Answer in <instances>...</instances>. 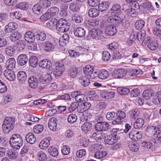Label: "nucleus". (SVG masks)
I'll return each mask as SVG.
<instances>
[{
  "label": "nucleus",
  "instance_id": "f257e3e1",
  "mask_svg": "<svg viewBox=\"0 0 161 161\" xmlns=\"http://www.w3.org/2000/svg\"><path fill=\"white\" fill-rule=\"evenodd\" d=\"M59 11V9L58 8L56 7H52L49 8L46 13L41 16L40 20L42 21H46L57 15Z\"/></svg>",
  "mask_w": 161,
  "mask_h": 161
},
{
  "label": "nucleus",
  "instance_id": "f03ea898",
  "mask_svg": "<svg viewBox=\"0 0 161 161\" xmlns=\"http://www.w3.org/2000/svg\"><path fill=\"white\" fill-rule=\"evenodd\" d=\"M14 119L11 117H6L4 119L2 125L3 132L7 134L12 130L14 127Z\"/></svg>",
  "mask_w": 161,
  "mask_h": 161
},
{
  "label": "nucleus",
  "instance_id": "7ed1b4c3",
  "mask_svg": "<svg viewBox=\"0 0 161 161\" xmlns=\"http://www.w3.org/2000/svg\"><path fill=\"white\" fill-rule=\"evenodd\" d=\"M9 142L13 148L18 149L22 146L23 142L22 137L19 135L14 134L10 139Z\"/></svg>",
  "mask_w": 161,
  "mask_h": 161
},
{
  "label": "nucleus",
  "instance_id": "20e7f679",
  "mask_svg": "<svg viewBox=\"0 0 161 161\" xmlns=\"http://www.w3.org/2000/svg\"><path fill=\"white\" fill-rule=\"evenodd\" d=\"M57 30L62 33L68 31L69 28V26L67 21L65 19H61L56 24Z\"/></svg>",
  "mask_w": 161,
  "mask_h": 161
},
{
  "label": "nucleus",
  "instance_id": "39448f33",
  "mask_svg": "<svg viewBox=\"0 0 161 161\" xmlns=\"http://www.w3.org/2000/svg\"><path fill=\"white\" fill-rule=\"evenodd\" d=\"M89 35L94 39L103 40L106 38L108 36L105 33L99 29L95 28L92 29L89 32Z\"/></svg>",
  "mask_w": 161,
  "mask_h": 161
},
{
  "label": "nucleus",
  "instance_id": "423d86ee",
  "mask_svg": "<svg viewBox=\"0 0 161 161\" xmlns=\"http://www.w3.org/2000/svg\"><path fill=\"white\" fill-rule=\"evenodd\" d=\"M84 73L88 78L94 79L97 77V72H93L94 67L90 65H88L83 69Z\"/></svg>",
  "mask_w": 161,
  "mask_h": 161
},
{
  "label": "nucleus",
  "instance_id": "0eeeda50",
  "mask_svg": "<svg viewBox=\"0 0 161 161\" xmlns=\"http://www.w3.org/2000/svg\"><path fill=\"white\" fill-rule=\"evenodd\" d=\"M117 131L116 129H113L110 135L105 137L104 140L105 142L109 145H113L116 143L118 141Z\"/></svg>",
  "mask_w": 161,
  "mask_h": 161
},
{
  "label": "nucleus",
  "instance_id": "6e6552de",
  "mask_svg": "<svg viewBox=\"0 0 161 161\" xmlns=\"http://www.w3.org/2000/svg\"><path fill=\"white\" fill-rule=\"evenodd\" d=\"M149 37L145 38L142 41V43L145 44H147L148 48L151 50H156L158 47V44L156 41L151 39Z\"/></svg>",
  "mask_w": 161,
  "mask_h": 161
},
{
  "label": "nucleus",
  "instance_id": "1a4fd4ad",
  "mask_svg": "<svg viewBox=\"0 0 161 161\" xmlns=\"http://www.w3.org/2000/svg\"><path fill=\"white\" fill-rule=\"evenodd\" d=\"M107 21L109 23H113L116 25L120 24L122 21V19L119 16L116 15H114L111 12V15L108 18Z\"/></svg>",
  "mask_w": 161,
  "mask_h": 161
},
{
  "label": "nucleus",
  "instance_id": "9d476101",
  "mask_svg": "<svg viewBox=\"0 0 161 161\" xmlns=\"http://www.w3.org/2000/svg\"><path fill=\"white\" fill-rule=\"evenodd\" d=\"M64 70V65L62 63H57L53 74L55 76H60L62 75Z\"/></svg>",
  "mask_w": 161,
  "mask_h": 161
},
{
  "label": "nucleus",
  "instance_id": "9b49d317",
  "mask_svg": "<svg viewBox=\"0 0 161 161\" xmlns=\"http://www.w3.org/2000/svg\"><path fill=\"white\" fill-rule=\"evenodd\" d=\"M126 74V71L123 69H116L112 73V77L115 79H120L125 76Z\"/></svg>",
  "mask_w": 161,
  "mask_h": 161
},
{
  "label": "nucleus",
  "instance_id": "f8f14e48",
  "mask_svg": "<svg viewBox=\"0 0 161 161\" xmlns=\"http://www.w3.org/2000/svg\"><path fill=\"white\" fill-rule=\"evenodd\" d=\"M161 129V125H158L157 126H150L146 129V133L150 136H155L158 129Z\"/></svg>",
  "mask_w": 161,
  "mask_h": 161
},
{
  "label": "nucleus",
  "instance_id": "ddd939ff",
  "mask_svg": "<svg viewBox=\"0 0 161 161\" xmlns=\"http://www.w3.org/2000/svg\"><path fill=\"white\" fill-rule=\"evenodd\" d=\"M109 125L105 122H98L95 125V129L98 131H105L108 130Z\"/></svg>",
  "mask_w": 161,
  "mask_h": 161
},
{
  "label": "nucleus",
  "instance_id": "4468645a",
  "mask_svg": "<svg viewBox=\"0 0 161 161\" xmlns=\"http://www.w3.org/2000/svg\"><path fill=\"white\" fill-rule=\"evenodd\" d=\"M130 138L134 141H137L142 138V135L141 132L137 130H133L129 134Z\"/></svg>",
  "mask_w": 161,
  "mask_h": 161
},
{
  "label": "nucleus",
  "instance_id": "2eb2a0df",
  "mask_svg": "<svg viewBox=\"0 0 161 161\" xmlns=\"http://www.w3.org/2000/svg\"><path fill=\"white\" fill-rule=\"evenodd\" d=\"M4 75L6 78L10 81H14L16 79L15 72L12 69H6L4 72Z\"/></svg>",
  "mask_w": 161,
  "mask_h": 161
},
{
  "label": "nucleus",
  "instance_id": "dca6fc26",
  "mask_svg": "<svg viewBox=\"0 0 161 161\" xmlns=\"http://www.w3.org/2000/svg\"><path fill=\"white\" fill-rule=\"evenodd\" d=\"M39 66L43 69L49 70L52 66L51 61L47 59H45L41 60L39 63Z\"/></svg>",
  "mask_w": 161,
  "mask_h": 161
},
{
  "label": "nucleus",
  "instance_id": "f3484780",
  "mask_svg": "<svg viewBox=\"0 0 161 161\" xmlns=\"http://www.w3.org/2000/svg\"><path fill=\"white\" fill-rule=\"evenodd\" d=\"M105 31L107 36H114L117 32L116 27L113 25H108L105 28Z\"/></svg>",
  "mask_w": 161,
  "mask_h": 161
},
{
  "label": "nucleus",
  "instance_id": "a211bd4d",
  "mask_svg": "<svg viewBox=\"0 0 161 161\" xmlns=\"http://www.w3.org/2000/svg\"><path fill=\"white\" fill-rule=\"evenodd\" d=\"M116 114L117 117L112 122V124L114 125L120 124L121 123V119H123L126 116L125 113L121 111H117Z\"/></svg>",
  "mask_w": 161,
  "mask_h": 161
},
{
  "label": "nucleus",
  "instance_id": "6ab92c4d",
  "mask_svg": "<svg viewBox=\"0 0 161 161\" xmlns=\"http://www.w3.org/2000/svg\"><path fill=\"white\" fill-rule=\"evenodd\" d=\"M44 50L47 52H51L55 48V45L53 42L49 41H46L43 44Z\"/></svg>",
  "mask_w": 161,
  "mask_h": 161
},
{
  "label": "nucleus",
  "instance_id": "aec40b11",
  "mask_svg": "<svg viewBox=\"0 0 161 161\" xmlns=\"http://www.w3.org/2000/svg\"><path fill=\"white\" fill-rule=\"evenodd\" d=\"M52 80V77L49 74L42 75L40 76L39 80L41 83L43 84H47L51 82Z\"/></svg>",
  "mask_w": 161,
  "mask_h": 161
},
{
  "label": "nucleus",
  "instance_id": "412c9836",
  "mask_svg": "<svg viewBox=\"0 0 161 161\" xmlns=\"http://www.w3.org/2000/svg\"><path fill=\"white\" fill-rule=\"evenodd\" d=\"M29 86L30 87L33 89L36 88L38 86V80L37 78L33 76H30L28 80Z\"/></svg>",
  "mask_w": 161,
  "mask_h": 161
},
{
  "label": "nucleus",
  "instance_id": "4be33fe9",
  "mask_svg": "<svg viewBox=\"0 0 161 161\" xmlns=\"http://www.w3.org/2000/svg\"><path fill=\"white\" fill-rule=\"evenodd\" d=\"M51 140V138L47 137L42 140L40 143L39 145V147L42 149H46L47 148L50 144V141Z\"/></svg>",
  "mask_w": 161,
  "mask_h": 161
},
{
  "label": "nucleus",
  "instance_id": "5701e85b",
  "mask_svg": "<svg viewBox=\"0 0 161 161\" xmlns=\"http://www.w3.org/2000/svg\"><path fill=\"white\" fill-rule=\"evenodd\" d=\"M100 95L103 98L110 99L112 98L114 96L115 93L113 91H105L102 92Z\"/></svg>",
  "mask_w": 161,
  "mask_h": 161
},
{
  "label": "nucleus",
  "instance_id": "b1692460",
  "mask_svg": "<svg viewBox=\"0 0 161 161\" xmlns=\"http://www.w3.org/2000/svg\"><path fill=\"white\" fill-rule=\"evenodd\" d=\"M74 33L75 36L81 38L85 36L86 31L83 28L78 27L74 29Z\"/></svg>",
  "mask_w": 161,
  "mask_h": 161
},
{
  "label": "nucleus",
  "instance_id": "393cba45",
  "mask_svg": "<svg viewBox=\"0 0 161 161\" xmlns=\"http://www.w3.org/2000/svg\"><path fill=\"white\" fill-rule=\"evenodd\" d=\"M28 60L27 57L26 55L22 54L18 57L17 63L19 65L22 66L27 63Z\"/></svg>",
  "mask_w": 161,
  "mask_h": 161
},
{
  "label": "nucleus",
  "instance_id": "a878e982",
  "mask_svg": "<svg viewBox=\"0 0 161 161\" xmlns=\"http://www.w3.org/2000/svg\"><path fill=\"white\" fill-rule=\"evenodd\" d=\"M80 5L76 1H73L69 4V8L70 11L73 12H77L79 11Z\"/></svg>",
  "mask_w": 161,
  "mask_h": 161
},
{
  "label": "nucleus",
  "instance_id": "bb28decb",
  "mask_svg": "<svg viewBox=\"0 0 161 161\" xmlns=\"http://www.w3.org/2000/svg\"><path fill=\"white\" fill-rule=\"evenodd\" d=\"M57 119L56 118L53 117L50 119L48 122V126L51 130L53 131L55 130L57 125Z\"/></svg>",
  "mask_w": 161,
  "mask_h": 161
},
{
  "label": "nucleus",
  "instance_id": "cd10ccee",
  "mask_svg": "<svg viewBox=\"0 0 161 161\" xmlns=\"http://www.w3.org/2000/svg\"><path fill=\"white\" fill-rule=\"evenodd\" d=\"M109 75V73L108 71L102 69L100 70L99 73H97V77L101 79L104 80L107 79Z\"/></svg>",
  "mask_w": 161,
  "mask_h": 161
},
{
  "label": "nucleus",
  "instance_id": "c85d7f7f",
  "mask_svg": "<svg viewBox=\"0 0 161 161\" xmlns=\"http://www.w3.org/2000/svg\"><path fill=\"white\" fill-rule=\"evenodd\" d=\"M17 77L18 80L20 82L23 83L26 80L27 76L25 72L21 71L18 73Z\"/></svg>",
  "mask_w": 161,
  "mask_h": 161
},
{
  "label": "nucleus",
  "instance_id": "c756f323",
  "mask_svg": "<svg viewBox=\"0 0 161 161\" xmlns=\"http://www.w3.org/2000/svg\"><path fill=\"white\" fill-rule=\"evenodd\" d=\"M35 38L34 33L31 31H27L25 34V39L28 42L33 41Z\"/></svg>",
  "mask_w": 161,
  "mask_h": 161
},
{
  "label": "nucleus",
  "instance_id": "7c9ffc66",
  "mask_svg": "<svg viewBox=\"0 0 161 161\" xmlns=\"http://www.w3.org/2000/svg\"><path fill=\"white\" fill-rule=\"evenodd\" d=\"M26 142L31 144H34L36 141V137L32 133H29L25 136Z\"/></svg>",
  "mask_w": 161,
  "mask_h": 161
},
{
  "label": "nucleus",
  "instance_id": "2f4dec72",
  "mask_svg": "<svg viewBox=\"0 0 161 161\" xmlns=\"http://www.w3.org/2000/svg\"><path fill=\"white\" fill-rule=\"evenodd\" d=\"M144 123V120L142 119H138L133 124L134 127L136 129H140L142 127Z\"/></svg>",
  "mask_w": 161,
  "mask_h": 161
},
{
  "label": "nucleus",
  "instance_id": "473e14b6",
  "mask_svg": "<svg viewBox=\"0 0 161 161\" xmlns=\"http://www.w3.org/2000/svg\"><path fill=\"white\" fill-rule=\"evenodd\" d=\"M33 13L37 15H39L42 13L43 8L39 3L38 4L34 5L32 8Z\"/></svg>",
  "mask_w": 161,
  "mask_h": 161
},
{
  "label": "nucleus",
  "instance_id": "72a5a7b5",
  "mask_svg": "<svg viewBox=\"0 0 161 161\" xmlns=\"http://www.w3.org/2000/svg\"><path fill=\"white\" fill-rule=\"evenodd\" d=\"M91 106V103L89 102H85L81 104V109H78V111L81 113H83L89 109Z\"/></svg>",
  "mask_w": 161,
  "mask_h": 161
},
{
  "label": "nucleus",
  "instance_id": "f704fd0d",
  "mask_svg": "<svg viewBox=\"0 0 161 161\" xmlns=\"http://www.w3.org/2000/svg\"><path fill=\"white\" fill-rule=\"evenodd\" d=\"M142 71L140 69H133L129 70L128 71V75L132 76L140 75H142Z\"/></svg>",
  "mask_w": 161,
  "mask_h": 161
},
{
  "label": "nucleus",
  "instance_id": "c9c22d12",
  "mask_svg": "<svg viewBox=\"0 0 161 161\" xmlns=\"http://www.w3.org/2000/svg\"><path fill=\"white\" fill-rule=\"evenodd\" d=\"M16 61L14 58H11L6 62L5 66L7 68L13 69L15 68Z\"/></svg>",
  "mask_w": 161,
  "mask_h": 161
},
{
  "label": "nucleus",
  "instance_id": "e433bc0d",
  "mask_svg": "<svg viewBox=\"0 0 161 161\" xmlns=\"http://www.w3.org/2000/svg\"><path fill=\"white\" fill-rule=\"evenodd\" d=\"M87 77H80L78 79L79 82L82 86L86 87L88 86L90 83V80Z\"/></svg>",
  "mask_w": 161,
  "mask_h": 161
},
{
  "label": "nucleus",
  "instance_id": "4c0bfd02",
  "mask_svg": "<svg viewBox=\"0 0 161 161\" xmlns=\"http://www.w3.org/2000/svg\"><path fill=\"white\" fill-rule=\"evenodd\" d=\"M102 147V146L100 144H95L91 145L89 148V150L91 152L95 153L101 151Z\"/></svg>",
  "mask_w": 161,
  "mask_h": 161
},
{
  "label": "nucleus",
  "instance_id": "58836bf2",
  "mask_svg": "<svg viewBox=\"0 0 161 161\" xmlns=\"http://www.w3.org/2000/svg\"><path fill=\"white\" fill-rule=\"evenodd\" d=\"M89 16L91 17H95L99 14V10L97 8H90L88 12Z\"/></svg>",
  "mask_w": 161,
  "mask_h": 161
},
{
  "label": "nucleus",
  "instance_id": "ea45409f",
  "mask_svg": "<svg viewBox=\"0 0 161 161\" xmlns=\"http://www.w3.org/2000/svg\"><path fill=\"white\" fill-rule=\"evenodd\" d=\"M77 69L75 67L70 68L68 71V75L72 78H75L77 76Z\"/></svg>",
  "mask_w": 161,
  "mask_h": 161
},
{
  "label": "nucleus",
  "instance_id": "a19ab883",
  "mask_svg": "<svg viewBox=\"0 0 161 161\" xmlns=\"http://www.w3.org/2000/svg\"><path fill=\"white\" fill-rule=\"evenodd\" d=\"M21 36V34L16 31L11 34L10 38L12 41L14 42L19 39Z\"/></svg>",
  "mask_w": 161,
  "mask_h": 161
},
{
  "label": "nucleus",
  "instance_id": "79ce46f5",
  "mask_svg": "<svg viewBox=\"0 0 161 161\" xmlns=\"http://www.w3.org/2000/svg\"><path fill=\"white\" fill-rule=\"evenodd\" d=\"M38 61V58L36 57L32 56L30 58L29 64L32 67L35 68L37 66Z\"/></svg>",
  "mask_w": 161,
  "mask_h": 161
},
{
  "label": "nucleus",
  "instance_id": "37998d69",
  "mask_svg": "<svg viewBox=\"0 0 161 161\" xmlns=\"http://www.w3.org/2000/svg\"><path fill=\"white\" fill-rule=\"evenodd\" d=\"M109 3L108 2H102L98 5L99 11L103 12L107 10L109 7Z\"/></svg>",
  "mask_w": 161,
  "mask_h": 161
},
{
  "label": "nucleus",
  "instance_id": "c03bdc74",
  "mask_svg": "<svg viewBox=\"0 0 161 161\" xmlns=\"http://www.w3.org/2000/svg\"><path fill=\"white\" fill-rule=\"evenodd\" d=\"M36 33V37L37 40L43 41L45 40L46 36L44 32L39 31L37 32Z\"/></svg>",
  "mask_w": 161,
  "mask_h": 161
},
{
  "label": "nucleus",
  "instance_id": "a18cd8bd",
  "mask_svg": "<svg viewBox=\"0 0 161 161\" xmlns=\"http://www.w3.org/2000/svg\"><path fill=\"white\" fill-rule=\"evenodd\" d=\"M39 3L43 9H46L50 7L51 4V2L48 0H41Z\"/></svg>",
  "mask_w": 161,
  "mask_h": 161
},
{
  "label": "nucleus",
  "instance_id": "49530a36",
  "mask_svg": "<svg viewBox=\"0 0 161 161\" xmlns=\"http://www.w3.org/2000/svg\"><path fill=\"white\" fill-rule=\"evenodd\" d=\"M130 150L133 152H136L138 150L139 144L137 142H131L129 144Z\"/></svg>",
  "mask_w": 161,
  "mask_h": 161
},
{
  "label": "nucleus",
  "instance_id": "de8ad7c7",
  "mask_svg": "<svg viewBox=\"0 0 161 161\" xmlns=\"http://www.w3.org/2000/svg\"><path fill=\"white\" fill-rule=\"evenodd\" d=\"M117 92L119 94L126 95L129 93L130 91L129 88L124 87H119L117 88Z\"/></svg>",
  "mask_w": 161,
  "mask_h": 161
},
{
  "label": "nucleus",
  "instance_id": "09e8293b",
  "mask_svg": "<svg viewBox=\"0 0 161 161\" xmlns=\"http://www.w3.org/2000/svg\"><path fill=\"white\" fill-rule=\"evenodd\" d=\"M145 22L142 20H138L136 21L135 24L136 28L138 30H141L144 26Z\"/></svg>",
  "mask_w": 161,
  "mask_h": 161
},
{
  "label": "nucleus",
  "instance_id": "8fccbe9b",
  "mask_svg": "<svg viewBox=\"0 0 161 161\" xmlns=\"http://www.w3.org/2000/svg\"><path fill=\"white\" fill-rule=\"evenodd\" d=\"M49 153L53 157H56L58 155V151L55 147H51L48 149Z\"/></svg>",
  "mask_w": 161,
  "mask_h": 161
},
{
  "label": "nucleus",
  "instance_id": "3c124183",
  "mask_svg": "<svg viewBox=\"0 0 161 161\" xmlns=\"http://www.w3.org/2000/svg\"><path fill=\"white\" fill-rule=\"evenodd\" d=\"M146 34L145 31L144 30H142L136 34V39L139 41H142L145 37Z\"/></svg>",
  "mask_w": 161,
  "mask_h": 161
},
{
  "label": "nucleus",
  "instance_id": "603ef678",
  "mask_svg": "<svg viewBox=\"0 0 161 161\" xmlns=\"http://www.w3.org/2000/svg\"><path fill=\"white\" fill-rule=\"evenodd\" d=\"M139 114V112L138 109H136L129 111V117L131 119H136Z\"/></svg>",
  "mask_w": 161,
  "mask_h": 161
},
{
  "label": "nucleus",
  "instance_id": "864d4df0",
  "mask_svg": "<svg viewBox=\"0 0 161 161\" xmlns=\"http://www.w3.org/2000/svg\"><path fill=\"white\" fill-rule=\"evenodd\" d=\"M107 119L109 120H115L116 119L117 114L114 112H108L106 115Z\"/></svg>",
  "mask_w": 161,
  "mask_h": 161
},
{
  "label": "nucleus",
  "instance_id": "5fc2aeb1",
  "mask_svg": "<svg viewBox=\"0 0 161 161\" xmlns=\"http://www.w3.org/2000/svg\"><path fill=\"white\" fill-rule=\"evenodd\" d=\"M108 153L106 151H99L95 153L94 157L98 159H101L104 157Z\"/></svg>",
  "mask_w": 161,
  "mask_h": 161
},
{
  "label": "nucleus",
  "instance_id": "6e6d98bb",
  "mask_svg": "<svg viewBox=\"0 0 161 161\" xmlns=\"http://www.w3.org/2000/svg\"><path fill=\"white\" fill-rule=\"evenodd\" d=\"M44 129L43 126L41 124H39L35 125L33 128V130L34 133L39 134Z\"/></svg>",
  "mask_w": 161,
  "mask_h": 161
},
{
  "label": "nucleus",
  "instance_id": "4d7b16f0",
  "mask_svg": "<svg viewBox=\"0 0 161 161\" xmlns=\"http://www.w3.org/2000/svg\"><path fill=\"white\" fill-rule=\"evenodd\" d=\"M111 10L113 14L115 13L119 14L121 13L120 6L118 4H115L113 5L111 8Z\"/></svg>",
  "mask_w": 161,
  "mask_h": 161
},
{
  "label": "nucleus",
  "instance_id": "13d9d810",
  "mask_svg": "<svg viewBox=\"0 0 161 161\" xmlns=\"http://www.w3.org/2000/svg\"><path fill=\"white\" fill-rule=\"evenodd\" d=\"M92 125L89 122H85L81 126V129L85 132L89 131L91 129Z\"/></svg>",
  "mask_w": 161,
  "mask_h": 161
},
{
  "label": "nucleus",
  "instance_id": "bf43d9fd",
  "mask_svg": "<svg viewBox=\"0 0 161 161\" xmlns=\"http://www.w3.org/2000/svg\"><path fill=\"white\" fill-rule=\"evenodd\" d=\"M17 25L16 23L14 22H11L9 23L8 25L5 27L6 30L8 31L10 30L14 31L17 29Z\"/></svg>",
  "mask_w": 161,
  "mask_h": 161
},
{
  "label": "nucleus",
  "instance_id": "052dcab7",
  "mask_svg": "<svg viewBox=\"0 0 161 161\" xmlns=\"http://www.w3.org/2000/svg\"><path fill=\"white\" fill-rule=\"evenodd\" d=\"M7 154L8 157L12 159H15L18 156V153L15 151H9L8 152Z\"/></svg>",
  "mask_w": 161,
  "mask_h": 161
},
{
  "label": "nucleus",
  "instance_id": "680f3d73",
  "mask_svg": "<svg viewBox=\"0 0 161 161\" xmlns=\"http://www.w3.org/2000/svg\"><path fill=\"white\" fill-rule=\"evenodd\" d=\"M92 117V116L90 114L87 113L83 114L81 117L80 119L81 120L83 121H90Z\"/></svg>",
  "mask_w": 161,
  "mask_h": 161
},
{
  "label": "nucleus",
  "instance_id": "e2e57ef3",
  "mask_svg": "<svg viewBox=\"0 0 161 161\" xmlns=\"http://www.w3.org/2000/svg\"><path fill=\"white\" fill-rule=\"evenodd\" d=\"M38 159L40 161H45L47 159V156L45 153L42 151L38 152L37 154Z\"/></svg>",
  "mask_w": 161,
  "mask_h": 161
},
{
  "label": "nucleus",
  "instance_id": "0e129e2a",
  "mask_svg": "<svg viewBox=\"0 0 161 161\" xmlns=\"http://www.w3.org/2000/svg\"><path fill=\"white\" fill-rule=\"evenodd\" d=\"M77 119V116L75 114H69L68 118V122L70 123H73L76 121Z\"/></svg>",
  "mask_w": 161,
  "mask_h": 161
},
{
  "label": "nucleus",
  "instance_id": "69168bd1",
  "mask_svg": "<svg viewBox=\"0 0 161 161\" xmlns=\"http://www.w3.org/2000/svg\"><path fill=\"white\" fill-rule=\"evenodd\" d=\"M5 51L7 55L11 56L14 55L15 50L13 47H9L5 49Z\"/></svg>",
  "mask_w": 161,
  "mask_h": 161
},
{
  "label": "nucleus",
  "instance_id": "338daca9",
  "mask_svg": "<svg viewBox=\"0 0 161 161\" xmlns=\"http://www.w3.org/2000/svg\"><path fill=\"white\" fill-rule=\"evenodd\" d=\"M16 7L23 10H26L28 8L27 4L25 2H21L18 3L16 5Z\"/></svg>",
  "mask_w": 161,
  "mask_h": 161
},
{
  "label": "nucleus",
  "instance_id": "774afa93",
  "mask_svg": "<svg viewBox=\"0 0 161 161\" xmlns=\"http://www.w3.org/2000/svg\"><path fill=\"white\" fill-rule=\"evenodd\" d=\"M110 58V54L109 53L106 51H104L103 52L102 59L105 61H108Z\"/></svg>",
  "mask_w": 161,
  "mask_h": 161
}]
</instances>
